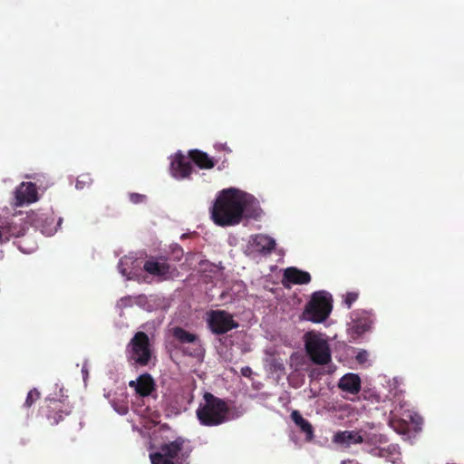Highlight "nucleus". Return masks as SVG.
I'll list each match as a JSON object with an SVG mask.
<instances>
[{
    "label": "nucleus",
    "mask_w": 464,
    "mask_h": 464,
    "mask_svg": "<svg viewBox=\"0 0 464 464\" xmlns=\"http://www.w3.org/2000/svg\"><path fill=\"white\" fill-rule=\"evenodd\" d=\"M5 232L4 241H9L11 238L24 237L29 228L27 217L13 216L8 218L1 219Z\"/></svg>",
    "instance_id": "9"
},
{
    "label": "nucleus",
    "mask_w": 464,
    "mask_h": 464,
    "mask_svg": "<svg viewBox=\"0 0 464 464\" xmlns=\"http://www.w3.org/2000/svg\"><path fill=\"white\" fill-rule=\"evenodd\" d=\"M362 443L369 445H380L385 444L388 441L387 437L384 434L378 433L375 431H365L362 435Z\"/></svg>",
    "instance_id": "23"
},
{
    "label": "nucleus",
    "mask_w": 464,
    "mask_h": 464,
    "mask_svg": "<svg viewBox=\"0 0 464 464\" xmlns=\"http://www.w3.org/2000/svg\"><path fill=\"white\" fill-rule=\"evenodd\" d=\"M193 169L190 160L183 154L177 153L175 159L171 162V171L174 177L185 179L189 177Z\"/></svg>",
    "instance_id": "14"
},
{
    "label": "nucleus",
    "mask_w": 464,
    "mask_h": 464,
    "mask_svg": "<svg viewBox=\"0 0 464 464\" xmlns=\"http://www.w3.org/2000/svg\"><path fill=\"white\" fill-rule=\"evenodd\" d=\"M251 245L258 253L267 256L270 255L276 247V240L264 234H257L252 237Z\"/></svg>",
    "instance_id": "15"
},
{
    "label": "nucleus",
    "mask_w": 464,
    "mask_h": 464,
    "mask_svg": "<svg viewBox=\"0 0 464 464\" xmlns=\"http://www.w3.org/2000/svg\"><path fill=\"white\" fill-rule=\"evenodd\" d=\"M145 198H146L145 195H141L139 193H131L130 195V199L134 204L142 203L145 200Z\"/></svg>",
    "instance_id": "28"
},
{
    "label": "nucleus",
    "mask_w": 464,
    "mask_h": 464,
    "mask_svg": "<svg viewBox=\"0 0 464 464\" xmlns=\"http://www.w3.org/2000/svg\"><path fill=\"white\" fill-rule=\"evenodd\" d=\"M40 397H41L40 392L36 388L32 389L27 393L24 406L26 408H30L35 401H37L40 399Z\"/></svg>",
    "instance_id": "25"
},
{
    "label": "nucleus",
    "mask_w": 464,
    "mask_h": 464,
    "mask_svg": "<svg viewBox=\"0 0 464 464\" xmlns=\"http://www.w3.org/2000/svg\"><path fill=\"white\" fill-rule=\"evenodd\" d=\"M126 359L131 366L145 367L152 358V350L148 334L137 332L125 349Z\"/></svg>",
    "instance_id": "4"
},
{
    "label": "nucleus",
    "mask_w": 464,
    "mask_h": 464,
    "mask_svg": "<svg viewBox=\"0 0 464 464\" xmlns=\"http://www.w3.org/2000/svg\"><path fill=\"white\" fill-rule=\"evenodd\" d=\"M241 372L244 376H249L252 372L251 368L246 366L241 369Z\"/></svg>",
    "instance_id": "31"
},
{
    "label": "nucleus",
    "mask_w": 464,
    "mask_h": 464,
    "mask_svg": "<svg viewBox=\"0 0 464 464\" xmlns=\"http://www.w3.org/2000/svg\"><path fill=\"white\" fill-rule=\"evenodd\" d=\"M311 282V276L308 272L291 266L285 269L282 283L288 286L286 283L293 285H306Z\"/></svg>",
    "instance_id": "13"
},
{
    "label": "nucleus",
    "mask_w": 464,
    "mask_h": 464,
    "mask_svg": "<svg viewBox=\"0 0 464 464\" xmlns=\"http://www.w3.org/2000/svg\"><path fill=\"white\" fill-rule=\"evenodd\" d=\"M172 335L176 341H178L180 344H191V351H185L190 356H195L200 353L201 352V343L198 336L195 334L189 333L180 326H176L171 329Z\"/></svg>",
    "instance_id": "10"
},
{
    "label": "nucleus",
    "mask_w": 464,
    "mask_h": 464,
    "mask_svg": "<svg viewBox=\"0 0 464 464\" xmlns=\"http://www.w3.org/2000/svg\"><path fill=\"white\" fill-rule=\"evenodd\" d=\"M369 354L365 350L360 351L356 355V361L362 364L365 363L368 361Z\"/></svg>",
    "instance_id": "29"
},
{
    "label": "nucleus",
    "mask_w": 464,
    "mask_h": 464,
    "mask_svg": "<svg viewBox=\"0 0 464 464\" xmlns=\"http://www.w3.org/2000/svg\"><path fill=\"white\" fill-rule=\"evenodd\" d=\"M38 193L35 184L32 182H23L15 190V200L17 206L24 203H33L37 201Z\"/></svg>",
    "instance_id": "12"
},
{
    "label": "nucleus",
    "mask_w": 464,
    "mask_h": 464,
    "mask_svg": "<svg viewBox=\"0 0 464 464\" xmlns=\"http://www.w3.org/2000/svg\"><path fill=\"white\" fill-rule=\"evenodd\" d=\"M347 463H351V461H343V464H347Z\"/></svg>",
    "instance_id": "34"
},
{
    "label": "nucleus",
    "mask_w": 464,
    "mask_h": 464,
    "mask_svg": "<svg viewBox=\"0 0 464 464\" xmlns=\"http://www.w3.org/2000/svg\"><path fill=\"white\" fill-rule=\"evenodd\" d=\"M332 296L327 292H314L304 307V319L315 324L324 322L332 312Z\"/></svg>",
    "instance_id": "6"
},
{
    "label": "nucleus",
    "mask_w": 464,
    "mask_h": 464,
    "mask_svg": "<svg viewBox=\"0 0 464 464\" xmlns=\"http://www.w3.org/2000/svg\"><path fill=\"white\" fill-rule=\"evenodd\" d=\"M389 426L400 434H407L410 431V425L405 418L399 417L395 411H391L388 417Z\"/></svg>",
    "instance_id": "21"
},
{
    "label": "nucleus",
    "mask_w": 464,
    "mask_h": 464,
    "mask_svg": "<svg viewBox=\"0 0 464 464\" xmlns=\"http://www.w3.org/2000/svg\"><path fill=\"white\" fill-rule=\"evenodd\" d=\"M92 181V180L89 174H82L78 177L75 187L77 189H82L85 187L90 186Z\"/></svg>",
    "instance_id": "26"
},
{
    "label": "nucleus",
    "mask_w": 464,
    "mask_h": 464,
    "mask_svg": "<svg viewBox=\"0 0 464 464\" xmlns=\"http://www.w3.org/2000/svg\"><path fill=\"white\" fill-rule=\"evenodd\" d=\"M246 205V194L237 188H229L221 190L211 209V218L220 227L237 225L243 218Z\"/></svg>",
    "instance_id": "1"
},
{
    "label": "nucleus",
    "mask_w": 464,
    "mask_h": 464,
    "mask_svg": "<svg viewBox=\"0 0 464 464\" xmlns=\"http://www.w3.org/2000/svg\"><path fill=\"white\" fill-rule=\"evenodd\" d=\"M291 419L295 424L299 427L300 430L305 434V440L307 441H312L314 437L312 424L307 420H305L296 410L292 411Z\"/></svg>",
    "instance_id": "20"
},
{
    "label": "nucleus",
    "mask_w": 464,
    "mask_h": 464,
    "mask_svg": "<svg viewBox=\"0 0 464 464\" xmlns=\"http://www.w3.org/2000/svg\"><path fill=\"white\" fill-rule=\"evenodd\" d=\"M304 349L310 360L317 365H326L332 361L328 341L320 333L310 331L304 335Z\"/></svg>",
    "instance_id": "5"
},
{
    "label": "nucleus",
    "mask_w": 464,
    "mask_h": 464,
    "mask_svg": "<svg viewBox=\"0 0 464 464\" xmlns=\"http://www.w3.org/2000/svg\"><path fill=\"white\" fill-rule=\"evenodd\" d=\"M373 455L384 458L392 463H397L401 459V453L394 445H390L387 448H376L373 450Z\"/></svg>",
    "instance_id": "22"
},
{
    "label": "nucleus",
    "mask_w": 464,
    "mask_h": 464,
    "mask_svg": "<svg viewBox=\"0 0 464 464\" xmlns=\"http://www.w3.org/2000/svg\"><path fill=\"white\" fill-rule=\"evenodd\" d=\"M207 324L209 330L218 335L227 334L238 327V323L234 320L233 315L225 310L208 312Z\"/></svg>",
    "instance_id": "8"
},
{
    "label": "nucleus",
    "mask_w": 464,
    "mask_h": 464,
    "mask_svg": "<svg viewBox=\"0 0 464 464\" xmlns=\"http://www.w3.org/2000/svg\"><path fill=\"white\" fill-rule=\"evenodd\" d=\"M406 418H409L411 422L418 423V420L420 417L417 414H411V412H408L406 415H404Z\"/></svg>",
    "instance_id": "30"
},
{
    "label": "nucleus",
    "mask_w": 464,
    "mask_h": 464,
    "mask_svg": "<svg viewBox=\"0 0 464 464\" xmlns=\"http://www.w3.org/2000/svg\"><path fill=\"white\" fill-rule=\"evenodd\" d=\"M338 387L343 392L355 395L361 390V379L355 373H347L340 379Z\"/></svg>",
    "instance_id": "17"
},
{
    "label": "nucleus",
    "mask_w": 464,
    "mask_h": 464,
    "mask_svg": "<svg viewBox=\"0 0 464 464\" xmlns=\"http://www.w3.org/2000/svg\"><path fill=\"white\" fill-rule=\"evenodd\" d=\"M333 442L336 444L350 446L351 444L362 443V434L354 430L338 431L333 438Z\"/></svg>",
    "instance_id": "18"
},
{
    "label": "nucleus",
    "mask_w": 464,
    "mask_h": 464,
    "mask_svg": "<svg viewBox=\"0 0 464 464\" xmlns=\"http://www.w3.org/2000/svg\"><path fill=\"white\" fill-rule=\"evenodd\" d=\"M358 293L349 292L345 295L344 303L348 308L352 306V304L358 299Z\"/></svg>",
    "instance_id": "27"
},
{
    "label": "nucleus",
    "mask_w": 464,
    "mask_h": 464,
    "mask_svg": "<svg viewBox=\"0 0 464 464\" xmlns=\"http://www.w3.org/2000/svg\"><path fill=\"white\" fill-rule=\"evenodd\" d=\"M203 401L196 411L197 418L203 426H218L242 415V412L231 413L227 401L211 392H205Z\"/></svg>",
    "instance_id": "2"
},
{
    "label": "nucleus",
    "mask_w": 464,
    "mask_h": 464,
    "mask_svg": "<svg viewBox=\"0 0 464 464\" xmlns=\"http://www.w3.org/2000/svg\"><path fill=\"white\" fill-rule=\"evenodd\" d=\"M129 385L141 397L149 396L155 389V382L149 373L141 374L136 381H130Z\"/></svg>",
    "instance_id": "16"
},
{
    "label": "nucleus",
    "mask_w": 464,
    "mask_h": 464,
    "mask_svg": "<svg viewBox=\"0 0 464 464\" xmlns=\"http://www.w3.org/2000/svg\"><path fill=\"white\" fill-rule=\"evenodd\" d=\"M19 248L22 250V252H27L25 249H24L21 246H19Z\"/></svg>",
    "instance_id": "33"
},
{
    "label": "nucleus",
    "mask_w": 464,
    "mask_h": 464,
    "mask_svg": "<svg viewBox=\"0 0 464 464\" xmlns=\"http://www.w3.org/2000/svg\"><path fill=\"white\" fill-rule=\"evenodd\" d=\"M372 324V321L369 317H362L353 321L352 329L357 335H361L369 331Z\"/></svg>",
    "instance_id": "24"
},
{
    "label": "nucleus",
    "mask_w": 464,
    "mask_h": 464,
    "mask_svg": "<svg viewBox=\"0 0 464 464\" xmlns=\"http://www.w3.org/2000/svg\"><path fill=\"white\" fill-rule=\"evenodd\" d=\"M39 411L43 417L46 418L49 425L54 426L72 413V406L67 397L62 399L46 398Z\"/></svg>",
    "instance_id": "7"
},
{
    "label": "nucleus",
    "mask_w": 464,
    "mask_h": 464,
    "mask_svg": "<svg viewBox=\"0 0 464 464\" xmlns=\"http://www.w3.org/2000/svg\"><path fill=\"white\" fill-rule=\"evenodd\" d=\"M188 157L199 169H210L217 163L213 158H210L206 152L199 150H191L188 151Z\"/></svg>",
    "instance_id": "19"
},
{
    "label": "nucleus",
    "mask_w": 464,
    "mask_h": 464,
    "mask_svg": "<svg viewBox=\"0 0 464 464\" xmlns=\"http://www.w3.org/2000/svg\"><path fill=\"white\" fill-rule=\"evenodd\" d=\"M119 412L121 414H125L127 413V407H121V411H119Z\"/></svg>",
    "instance_id": "32"
},
{
    "label": "nucleus",
    "mask_w": 464,
    "mask_h": 464,
    "mask_svg": "<svg viewBox=\"0 0 464 464\" xmlns=\"http://www.w3.org/2000/svg\"><path fill=\"white\" fill-rule=\"evenodd\" d=\"M186 440L178 437L175 440L163 443L159 450L150 454L151 464H188L191 449L185 448Z\"/></svg>",
    "instance_id": "3"
},
{
    "label": "nucleus",
    "mask_w": 464,
    "mask_h": 464,
    "mask_svg": "<svg viewBox=\"0 0 464 464\" xmlns=\"http://www.w3.org/2000/svg\"><path fill=\"white\" fill-rule=\"evenodd\" d=\"M143 269L155 276L169 277L175 270L163 257H150L145 261Z\"/></svg>",
    "instance_id": "11"
}]
</instances>
